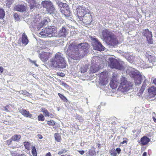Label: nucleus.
<instances>
[{
  "mask_svg": "<svg viewBox=\"0 0 156 156\" xmlns=\"http://www.w3.org/2000/svg\"><path fill=\"white\" fill-rule=\"evenodd\" d=\"M46 156H51V154L50 152H48L47 153L46 155Z\"/></svg>",
  "mask_w": 156,
  "mask_h": 156,
  "instance_id": "5fc2aeb1",
  "label": "nucleus"
},
{
  "mask_svg": "<svg viewBox=\"0 0 156 156\" xmlns=\"http://www.w3.org/2000/svg\"><path fill=\"white\" fill-rule=\"evenodd\" d=\"M49 64L52 68L63 69L66 64L63 55L60 52L56 53L50 60Z\"/></svg>",
  "mask_w": 156,
  "mask_h": 156,
  "instance_id": "7ed1b4c3",
  "label": "nucleus"
},
{
  "mask_svg": "<svg viewBox=\"0 0 156 156\" xmlns=\"http://www.w3.org/2000/svg\"><path fill=\"white\" fill-rule=\"evenodd\" d=\"M32 153L33 156H37L36 150L34 147L32 146L31 148Z\"/></svg>",
  "mask_w": 156,
  "mask_h": 156,
  "instance_id": "7c9ffc66",
  "label": "nucleus"
},
{
  "mask_svg": "<svg viewBox=\"0 0 156 156\" xmlns=\"http://www.w3.org/2000/svg\"><path fill=\"white\" fill-rule=\"evenodd\" d=\"M152 80V83L156 85V78H154V77H152L151 78V81Z\"/></svg>",
  "mask_w": 156,
  "mask_h": 156,
  "instance_id": "79ce46f5",
  "label": "nucleus"
},
{
  "mask_svg": "<svg viewBox=\"0 0 156 156\" xmlns=\"http://www.w3.org/2000/svg\"><path fill=\"white\" fill-rule=\"evenodd\" d=\"M88 68L87 65H83L80 68V71L82 73H84L86 72Z\"/></svg>",
  "mask_w": 156,
  "mask_h": 156,
  "instance_id": "5701e85b",
  "label": "nucleus"
},
{
  "mask_svg": "<svg viewBox=\"0 0 156 156\" xmlns=\"http://www.w3.org/2000/svg\"><path fill=\"white\" fill-rule=\"evenodd\" d=\"M38 120L40 121H43L44 120V116L42 114H41L38 116Z\"/></svg>",
  "mask_w": 156,
  "mask_h": 156,
  "instance_id": "72a5a7b5",
  "label": "nucleus"
},
{
  "mask_svg": "<svg viewBox=\"0 0 156 156\" xmlns=\"http://www.w3.org/2000/svg\"><path fill=\"white\" fill-rule=\"evenodd\" d=\"M121 151V149L119 148H117L116 149V152H117L118 154H119L120 153V152Z\"/></svg>",
  "mask_w": 156,
  "mask_h": 156,
  "instance_id": "49530a36",
  "label": "nucleus"
},
{
  "mask_svg": "<svg viewBox=\"0 0 156 156\" xmlns=\"http://www.w3.org/2000/svg\"><path fill=\"white\" fill-rule=\"evenodd\" d=\"M39 57L42 61L45 60L49 57V54L45 52H42L39 54Z\"/></svg>",
  "mask_w": 156,
  "mask_h": 156,
  "instance_id": "412c9836",
  "label": "nucleus"
},
{
  "mask_svg": "<svg viewBox=\"0 0 156 156\" xmlns=\"http://www.w3.org/2000/svg\"><path fill=\"white\" fill-rule=\"evenodd\" d=\"M30 20H31V19L30 18V19H29Z\"/></svg>",
  "mask_w": 156,
  "mask_h": 156,
  "instance_id": "338daca9",
  "label": "nucleus"
},
{
  "mask_svg": "<svg viewBox=\"0 0 156 156\" xmlns=\"http://www.w3.org/2000/svg\"><path fill=\"white\" fill-rule=\"evenodd\" d=\"M54 137L56 140L58 142L60 141L61 137L58 133H55L54 135Z\"/></svg>",
  "mask_w": 156,
  "mask_h": 156,
  "instance_id": "cd10ccee",
  "label": "nucleus"
},
{
  "mask_svg": "<svg viewBox=\"0 0 156 156\" xmlns=\"http://www.w3.org/2000/svg\"><path fill=\"white\" fill-rule=\"evenodd\" d=\"M108 65L112 68H115L119 70H122L123 69V62H119L114 58L111 57L108 58Z\"/></svg>",
  "mask_w": 156,
  "mask_h": 156,
  "instance_id": "0eeeda50",
  "label": "nucleus"
},
{
  "mask_svg": "<svg viewBox=\"0 0 156 156\" xmlns=\"http://www.w3.org/2000/svg\"><path fill=\"white\" fill-rule=\"evenodd\" d=\"M18 156H26V155L24 154H22L21 155H19Z\"/></svg>",
  "mask_w": 156,
  "mask_h": 156,
  "instance_id": "bf43d9fd",
  "label": "nucleus"
},
{
  "mask_svg": "<svg viewBox=\"0 0 156 156\" xmlns=\"http://www.w3.org/2000/svg\"><path fill=\"white\" fill-rule=\"evenodd\" d=\"M38 137H39V138L40 139H42V136L41 135H38Z\"/></svg>",
  "mask_w": 156,
  "mask_h": 156,
  "instance_id": "6e6d98bb",
  "label": "nucleus"
},
{
  "mask_svg": "<svg viewBox=\"0 0 156 156\" xmlns=\"http://www.w3.org/2000/svg\"><path fill=\"white\" fill-rule=\"evenodd\" d=\"M5 15V12L4 10L0 8V19H3Z\"/></svg>",
  "mask_w": 156,
  "mask_h": 156,
  "instance_id": "c756f323",
  "label": "nucleus"
},
{
  "mask_svg": "<svg viewBox=\"0 0 156 156\" xmlns=\"http://www.w3.org/2000/svg\"><path fill=\"white\" fill-rule=\"evenodd\" d=\"M34 5L35 8H39L40 7V5H39L38 3H36L35 2L34 3Z\"/></svg>",
  "mask_w": 156,
  "mask_h": 156,
  "instance_id": "37998d69",
  "label": "nucleus"
},
{
  "mask_svg": "<svg viewBox=\"0 0 156 156\" xmlns=\"http://www.w3.org/2000/svg\"><path fill=\"white\" fill-rule=\"evenodd\" d=\"M48 22L46 20H44L41 22V23L43 25L45 24H47Z\"/></svg>",
  "mask_w": 156,
  "mask_h": 156,
  "instance_id": "a18cd8bd",
  "label": "nucleus"
},
{
  "mask_svg": "<svg viewBox=\"0 0 156 156\" xmlns=\"http://www.w3.org/2000/svg\"><path fill=\"white\" fill-rule=\"evenodd\" d=\"M125 55L126 56V59L130 62H131V61H132L134 59V57L133 56L130 55L128 53H126L125 54Z\"/></svg>",
  "mask_w": 156,
  "mask_h": 156,
  "instance_id": "393cba45",
  "label": "nucleus"
},
{
  "mask_svg": "<svg viewBox=\"0 0 156 156\" xmlns=\"http://www.w3.org/2000/svg\"><path fill=\"white\" fill-rule=\"evenodd\" d=\"M147 153L146 152H144V153L143 154V156H147Z\"/></svg>",
  "mask_w": 156,
  "mask_h": 156,
  "instance_id": "4d7b16f0",
  "label": "nucleus"
},
{
  "mask_svg": "<svg viewBox=\"0 0 156 156\" xmlns=\"http://www.w3.org/2000/svg\"><path fill=\"white\" fill-rule=\"evenodd\" d=\"M89 45L88 43H82L78 45L72 44L66 46L65 50L67 55L72 59L78 60L86 55Z\"/></svg>",
  "mask_w": 156,
  "mask_h": 156,
  "instance_id": "f257e3e1",
  "label": "nucleus"
},
{
  "mask_svg": "<svg viewBox=\"0 0 156 156\" xmlns=\"http://www.w3.org/2000/svg\"><path fill=\"white\" fill-rule=\"evenodd\" d=\"M30 62L31 63L34 64L36 66L38 67V65L36 63V61H32L30 59H29Z\"/></svg>",
  "mask_w": 156,
  "mask_h": 156,
  "instance_id": "e433bc0d",
  "label": "nucleus"
},
{
  "mask_svg": "<svg viewBox=\"0 0 156 156\" xmlns=\"http://www.w3.org/2000/svg\"><path fill=\"white\" fill-rule=\"evenodd\" d=\"M130 76L134 78V81L136 85L141 84L142 80V76L137 70L132 67L129 68L127 71Z\"/></svg>",
  "mask_w": 156,
  "mask_h": 156,
  "instance_id": "423d86ee",
  "label": "nucleus"
},
{
  "mask_svg": "<svg viewBox=\"0 0 156 156\" xmlns=\"http://www.w3.org/2000/svg\"><path fill=\"white\" fill-rule=\"evenodd\" d=\"M68 33L67 30L64 27H62L59 31L57 37H60L62 36H65Z\"/></svg>",
  "mask_w": 156,
  "mask_h": 156,
  "instance_id": "2eb2a0df",
  "label": "nucleus"
},
{
  "mask_svg": "<svg viewBox=\"0 0 156 156\" xmlns=\"http://www.w3.org/2000/svg\"><path fill=\"white\" fill-rule=\"evenodd\" d=\"M78 152L81 155L83 154L84 153V151H78Z\"/></svg>",
  "mask_w": 156,
  "mask_h": 156,
  "instance_id": "de8ad7c7",
  "label": "nucleus"
},
{
  "mask_svg": "<svg viewBox=\"0 0 156 156\" xmlns=\"http://www.w3.org/2000/svg\"><path fill=\"white\" fill-rule=\"evenodd\" d=\"M56 2L57 5L59 7L61 12L69 8L68 5L66 3H63L59 1H57Z\"/></svg>",
  "mask_w": 156,
  "mask_h": 156,
  "instance_id": "9b49d317",
  "label": "nucleus"
},
{
  "mask_svg": "<svg viewBox=\"0 0 156 156\" xmlns=\"http://www.w3.org/2000/svg\"><path fill=\"white\" fill-rule=\"evenodd\" d=\"M144 35L146 36L147 39H150L152 37V35L151 32L149 31L148 29H146L144 31Z\"/></svg>",
  "mask_w": 156,
  "mask_h": 156,
  "instance_id": "4be33fe9",
  "label": "nucleus"
},
{
  "mask_svg": "<svg viewBox=\"0 0 156 156\" xmlns=\"http://www.w3.org/2000/svg\"><path fill=\"white\" fill-rule=\"evenodd\" d=\"M29 6L30 7V9H34V8H35L34 5V4H30V5H29Z\"/></svg>",
  "mask_w": 156,
  "mask_h": 156,
  "instance_id": "c03bdc74",
  "label": "nucleus"
},
{
  "mask_svg": "<svg viewBox=\"0 0 156 156\" xmlns=\"http://www.w3.org/2000/svg\"><path fill=\"white\" fill-rule=\"evenodd\" d=\"M47 124L50 126H54L55 125V123L54 121L50 120L47 122Z\"/></svg>",
  "mask_w": 156,
  "mask_h": 156,
  "instance_id": "c9c22d12",
  "label": "nucleus"
},
{
  "mask_svg": "<svg viewBox=\"0 0 156 156\" xmlns=\"http://www.w3.org/2000/svg\"><path fill=\"white\" fill-rule=\"evenodd\" d=\"M149 141V139L146 136L143 137L140 140L141 143L143 145H145L147 144Z\"/></svg>",
  "mask_w": 156,
  "mask_h": 156,
  "instance_id": "aec40b11",
  "label": "nucleus"
},
{
  "mask_svg": "<svg viewBox=\"0 0 156 156\" xmlns=\"http://www.w3.org/2000/svg\"><path fill=\"white\" fill-rule=\"evenodd\" d=\"M30 143L28 142H24V145L25 148L28 150L30 149Z\"/></svg>",
  "mask_w": 156,
  "mask_h": 156,
  "instance_id": "473e14b6",
  "label": "nucleus"
},
{
  "mask_svg": "<svg viewBox=\"0 0 156 156\" xmlns=\"http://www.w3.org/2000/svg\"><path fill=\"white\" fill-rule=\"evenodd\" d=\"M108 73L104 72L100 74V79H101L99 84L100 87L103 90H106L108 88V78L107 77Z\"/></svg>",
  "mask_w": 156,
  "mask_h": 156,
  "instance_id": "6e6552de",
  "label": "nucleus"
},
{
  "mask_svg": "<svg viewBox=\"0 0 156 156\" xmlns=\"http://www.w3.org/2000/svg\"><path fill=\"white\" fill-rule=\"evenodd\" d=\"M56 20H54V26H49L47 27L43 28L39 34L42 37H57L58 35L55 26L59 27L60 26L61 23H59L58 22L57 23Z\"/></svg>",
  "mask_w": 156,
  "mask_h": 156,
  "instance_id": "20e7f679",
  "label": "nucleus"
},
{
  "mask_svg": "<svg viewBox=\"0 0 156 156\" xmlns=\"http://www.w3.org/2000/svg\"><path fill=\"white\" fill-rule=\"evenodd\" d=\"M126 142V140H124L122 142V144H124Z\"/></svg>",
  "mask_w": 156,
  "mask_h": 156,
  "instance_id": "680f3d73",
  "label": "nucleus"
},
{
  "mask_svg": "<svg viewBox=\"0 0 156 156\" xmlns=\"http://www.w3.org/2000/svg\"><path fill=\"white\" fill-rule=\"evenodd\" d=\"M63 153V151L61 150V151H59L58 152V154L59 155H61L62 153Z\"/></svg>",
  "mask_w": 156,
  "mask_h": 156,
  "instance_id": "09e8293b",
  "label": "nucleus"
},
{
  "mask_svg": "<svg viewBox=\"0 0 156 156\" xmlns=\"http://www.w3.org/2000/svg\"><path fill=\"white\" fill-rule=\"evenodd\" d=\"M144 91V90H142L141 89H140L139 91V93L140 94H142Z\"/></svg>",
  "mask_w": 156,
  "mask_h": 156,
  "instance_id": "3c124183",
  "label": "nucleus"
},
{
  "mask_svg": "<svg viewBox=\"0 0 156 156\" xmlns=\"http://www.w3.org/2000/svg\"><path fill=\"white\" fill-rule=\"evenodd\" d=\"M41 112H43L45 116H50L52 115V114H50L48 111L45 108H42Z\"/></svg>",
  "mask_w": 156,
  "mask_h": 156,
  "instance_id": "b1692460",
  "label": "nucleus"
},
{
  "mask_svg": "<svg viewBox=\"0 0 156 156\" xmlns=\"http://www.w3.org/2000/svg\"><path fill=\"white\" fill-rule=\"evenodd\" d=\"M64 85L65 86H67V85L66 84V83H65L64 84Z\"/></svg>",
  "mask_w": 156,
  "mask_h": 156,
  "instance_id": "0e129e2a",
  "label": "nucleus"
},
{
  "mask_svg": "<svg viewBox=\"0 0 156 156\" xmlns=\"http://www.w3.org/2000/svg\"><path fill=\"white\" fill-rule=\"evenodd\" d=\"M19 93L21 94H23V90H21L19 91Z\"/></svg>",
  "mask_w": 156,
  "mask_h": 156,
  "instance_id": "603ef678",
  "label": "nucleus"
},
{
  "mask_svg": "<svg viewBox=\"0 0 156 156\" xmlns=\"http://www.w3.org/2000/svg\"><path fill=\"white\" fill-rule=\"evenodd\" d=\"M18 15L16 14H14V16L15 18H16V16L17 17L18 16Z\"/></svg>",
  "mask_w": 156,
  "mask_h": 156,
  "instance_id": "052dcab7",
  "label": "nucleus"
},
{
  "mask_svg": "<svg viewBox=\"0 0 156 156\" xmlns=\"http://www.w3.org/2000/svg\"><path fill=\"white\" fill-rule=\"evenodd\" d=\"M3 68L2 66L0 67V71L1 73H2L3 72Z\"/></svg>",
  "mask_w": 156,
  "mask_h": 156,
  "instance_id": "8fccbe9b",
  "label": "nucleus"
},
{
  "mask_svg": "<svg viewBox=\"0 0 156 156\" xmlns=\"http://www.w3.org/2000/svg\"><path fill=\"white\" fill-rule=\"evenodd\" d=\"M37 21V20H36L34 18L33 22L32 21L31 22L32 23H35Z\"/></svg>",
  "mask_w": 156,
  "mask_h": 156,
  "instance_id": "864d4df0",
  "label": "nucleus"
},
{
  "mask_svg": "<svg viewBox=\"0 0 156 156\" xmlns=\"http://www.w3.org/2000/svg\"><path fill=\"white\" fill-rule=\"evenodd\" d=\"M93 40L94 42L93 44V48L94 49L99 51L104 50L105 47L97 38H94Z\"/></svg>",
  "mask_w": 156,
  "mask_h": 156,
  "instance_id": "9d476101",
  "label": "nucleus"
},
{
  "mask_svg": "<svg viewBox=\"0 0 156 156\" xmlns=\"http://www.w3.org/2000/svg\"><path fill=\"white\" fill-rule=\"evenodd\" d=\"M91 16L89 13H86L82 19L84 21H86L87 23H89L91 22Z\"/></svg>",
  "mask_w": 156,
  "mask_h": 156,
  "instance_id": "a211bd4d",
  "label": "nucleus"
},
{
  "mask_svg": "<svg viewBox=\"0 0 156 156\" xmlns=\"http://www.w3.org/2000/svg\"><path fill=\"white\" fill-rule=\"evenodd\" d=\"M12 140H12V138H11V139H9V140H8L7 141V144L8 145H10V144L11 143Z\"/></svg>",
  "mask_w": 156,
  "mask_h": 156,
  "instance_id": "a19ab883",
  "label": "nucleus"
},
{
  "mask_svg": "<svg viewBox=\"0 0 156 156\" xmlns=\"http://www.w3.org/2000/svg\"><path fill=\"white\" fill-rule=\"evenodd\" d=\"M64 156V155H61V156Z\"/></svg>",
  "mask_w": 156,
  "mask_h": 156,
  "instance_id": "69168bd1",
  "label": "nucleus"
},
{
  "mask_svg": "<svg viewBox=\"0 0 156 156\" xmlns=\"http://www.w3.org/2000/svg\"><path fill=\"white\" fill-rule=\"evenodd\" d=\"M21 136L19 135H15L12 137V139L14 141L18 142L21 138Z\"/></svg>",
  "mask_w": 156,
  "mask_h": 156,
  "instance_id": "a878e982",
  "label": "nucleus"
},
{
  "mask_svg": "<svg viewBox=\"0 0 156 156\" xmlns=\"http://www.w3.org/2000/svg\"><path fill=\"white\" fill-rule=\"evenodd\" d=\"M26 5L22 4H18L16 5L14 8V9L15 11L20 12L26 11Z\"/></svg>",
  "mask_w": 156,
  "mask_h": 156,
  "instance_id": "f8f14e48",
  "label": "nucleus"
},
{
  "mask_svg": "<svg viewBox=\"0 0 156 156\" xmlns=\"http://www.w3.org/2000/svg\"><path fill=\"white\" fill-rule=\"evenodd\" d=\"M62 151H63V153L64 152H66V151L65 150H62Z\"/></svg>",
  "mask_w": 156,
  "mask_h": 156,
  "instance_id": "e2e57ef3",
  "label": "nucleus"
},
{
  "mask_svg": "<svg viewBox=\"0 0 156 156\" xmlns=\"http://www.w3.org/2000/svg\"><path fill=\"white\" fill-rule=\"evenodd\" d=\"M42 5L46 9V11L50 14H55L56 11L52 3L48 0L43 1L41 3Z\"/></svg>",
  "mask_w": 156,
  "mask_h": 156,
  "instance_id": "1a4fd4ad",
  "label": "nucleus"
},
{
  "mask_svg": "<svg viewBox=\"0 0 156 156\" xmlns=\"http://www.w3.org/2000/svg\"><path fill=\"white\" fill-rule=\"evenodd\" d=\"M149 96L151 98L153 97L156 95V87L152 86L148 89Z\"/></svg>",
  "mask_w": 156,
  "mask_h": 156,
  "instance_id": "ddd939ff",
  "label": "nucleus"
},
{
  "mask_svg": "<svg viewBox=\"0 0 156 156\" xmlns=\"http://www.w3.org/2000/svg\"><path fill=\"white\" fill-rule=\"evenodd\" d=\"M28 1L30 4H34V3L35 2L34 0H28Z\"/></svg>",
  "mask_w": 156,
  "mask_h": 156,
  "instance_id": "ea45409f",
  "label": "nucleus"
},
{
  "mask_svg": "<svg viewBox=\"0 0 156 156\" xmlns=\"http://www.w3.org/2000/svg\"><path fill=\"white\" fill-rule=\"evenodd\" d=\"M99 70V67L97 64H92L90 67V71L92 73H95Z\"/></svg>",
  "mask_w": 156,
  "mask_h": 156,
  "instance_id": "6ab92c4d",
  "label": "nucleus"
},
{
  "mask_svg": "<svg viewBox=\"0 0 156 156\" xmlns=\"http://www.w3.org/2000/svg\"><path fill=\"white\" fill-rule=\"evenodd\" d=\"M84 8L80 6V7L78 9V10L77 11V15L78 17H83L85 16V10Z\"/></svg>",
  "mask_w": 156,
  "mask_h": 156,
  "instance_id": "f3484780",
  "label": "nucleus"
},
{
  "mask_svg": "<svg viewBox=\"0 0 156 156\" xmlns=\"http://www.w3.org/2000/svg\"><path fill=\"white\" fill-rule=\"evenodd\" d=\"M110 153L112 156H116V152L115 149L112 150L110 152Z\"/></svg>",
  "mask_w": 156,
  "mask_h": 156,
  "instance_id": "f704fd0d",
  "label": "nucleus"
},
{
  "mask_svg": "<svg viewBox=\"0 0 156 156\" xmlns=\"http://www.w3.org/2000/svg\"><path fill=\"white\" fill-rule=\"evenodd\" d=\"M153 119L154 122H156V119L154 117H153Z\"/></svg>",
  "mask_w": 156,
  "mask_h": 156,
  "instance_id": "13d9d810",
  "label": "nucleus"
},
{
  "mask_svg": "<svg viewBox=\"0 0 156 156\" xmlns=\"http://www.w3.org/2000/svg\"><path fill=\"white\" fill-rule=\"evenodd\" d=\"M9 107V106L8 105L6 106L5 107H4V109L3 110L7 112H9V110H8Z\"/></svg>",
  "mask_w": 156,
  "mask_h": 156,
  "instance_id": "58836bf2",
  "label": "nucleus"
},
{
  "mask_svg": "<svg viewBox=\"0 0 156 156\" xmlns=\"http://www.w3.org/2000/svg\"><path fill=\"white\" fill-rule=\"evenodd\" d=\"M23 94L27 96H30V94L25 90H23Z\"/></svg>",
  "mask_w": 156,
  "mask_h": 156,
  "instance_id": "4c0bfd02",
  "label": "nucleus"
},
{
  "mask_svg": "<svg viewBox=\"0 0 156 156\" xmlns=\"http://www.w3.org/2000/svg\"><path fill=\"white\" fill-rule=\"evenodd\" d=\"M20 112L25 117L30 118H32L33 117L32 115L30 114L29 111H26L24 109H22L20 110Z\"/></svg>",
  "mask_w": 156,
  "mask_h": 156,
  "instance_id": "dca6fc26",
  "label": "nucleus"
},
{
  "mask_svg": "<svg viewBox=\"0 0 156 156\" xmlns=\"http://www.w3.org/2000/svg\"><path fill=\"white\" fill-rule=\"evenodd\" d=\"M58 94L59 95V97H60V98L62 100H63V101L65 102H67V100L65 96H64L63 95L60 93H58Z\"/></svg>",
  "mask_w": 156,
  "mask_h": 156,
  "instance_id": "2f4dec72",
  "label": "nucleus"
},
{
  "mask_svg": "<svg viewBox=\"0 0 156 156\" xmlns=\"http://www.w3.org/2000/svg\"><path fill=\"white\" fill-rule=\"evenodd\" d=\"M101 38L103 40H106L108 43L112 45H114L118 43L115 36L111 32L107 29L102 31Z\"/></svg>",
  "mask_w": 156,
  "mask_h": 156,
  "instance_id": "39448f33",
  "label": "nucleus"
},
{
  "mask_svg": "<svg viewBox=\"0 0 156 156\" xmlns=\"http://www.w3.org/2000/svg\"><path fill=\"white\" fill-rule=\"evenodd\" d=\"M147 83H148L149 82L147 81V80L146 79H145V80H144L143 84L142 85L140 89H141L142 90H144L146 86L147 85Z\"/></svg>",
  "mask_w": 156,
  "mask_h": 156,
  "instance_id": "c85d7f7f",
  "label": "nucleus"
},
{
  "mask_svg": "<svg viewBox=\"0 0 156 156\" xmlns=\"http://www.w3.org/2000/svg\"><path fill=\"white\" fill-rule=\"evenodd\" d=\"M21 41L23 45L25 46L29 43V40L27 35L25 33H23L21 37Z\"/></svg>",
  "mask_w": 156,
  "mask_h": 156,
  "instance_id": "4468645a",
  "label": "nucleus"
},
{
  "mask_svg": "<svg viewBox=\"0 0 156 156\" xmlns=\"http://www.w3.org/2000/svg\"><path fill=\"white\" fill-rule=\"evenodd\" d=\"M117 76H113V78L110 83V85L112 89L116 88L119 84L118 90L122 92H125L132 87L131 85H129L126 80V78L123 76H121L119 80Z\"/></svg>",
  "mask_w": 156,
  "mask_h": 156,
  "instance_id": "f03ea898",
  "label": "nucleus"
},
{
  "mask_svg": "<svg viewBox=\"0 0 156 156\" xmlns=\"http://www.w3.org/2000/svg\"><path fill=\"white\" fill-rule=\"evenodd\" d=\"M62 14H64L66 16H70L71 12L69 8L66 10L65 11L63 12H62Z\"/></svg>",
  "mask_w": 156,
  "mask_h": 156,
  "instance_id": "bb28decb",
  "label": "nucleus"
}]
</instances>
